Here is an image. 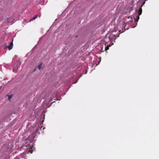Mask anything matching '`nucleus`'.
I'll return each mask as SVG.
<instances>
[{"mask_svg":"<svg viewBox=\"0 0 159 159\" xmlns=\"http://www.w3.org/2000/svg\"><path fill=\"white\" fill-rule=\"evenodd\" d=\"M143 5H142L140 7L139 10L138 11V15H137V18L135 20V21H138L139 19V16L141 15L142 13V7L143 6Z\"/></svg>","mask_w":159,"mask_h":159,"instance_id":"nucleus-1","label":"nucleus"},{"mask_svg":"<svg viewBox=\"0 0 159 159\" xmlns=\"http://www.w3.org/2000/svg\"><path fill=\"white\" fill-rule=\"evenodd\" d=\"M109 39L111 41H112L114 40L116 38V36L115 35L111 34L109 36Z\"/></svg>","mask_w":159,"mask_h":159,"instance_id":"nucleus-2","label":"nucleus"},{"mask_svg":"<svg viewBox=\"0 0 159 159\" xmlns=\"http://www.w3.org/2000/svg\"><path fill=\"white\" fill-rule=\"evenodd\" d=\"M13 46V43L12 41L10 43V45L8 46H7V48L9 50H11Z\"/></svg>","mask_w":159,"mask_h":159,"instance_id":"nucleus-3","label":"nucleus"},{"mask_svg":"<svg viewBox=\"0 0 159 159\" xmlns=\"http://www.w3.org/2000/svg\"><path fill=\"white\" fill-rule=\"evenodd\" d=\"M38 17V15H35L34 16V17H33L30 20V21H32L35 19L36 18H37Z\"/></svg>","mask_w":159,"mask_h":159,"instance_id":"nucleus-4","label":"nucleus"},{"mask_svg":"<svg viewBox=\"0 0 159 159\" xmlns=\"http://www.w3.org/2000/svg\"><path fill=\"white\" fill-rule=\"evenodd\" d=\"M42 64L41 63L39 66H38V69L39 70H42L43 69V67L42 66Z\"/></svg>","mask_w":159,"mask_h":159,"instance_id":"nucleus-5","label":"nucleus"},{"mask_svg":"<svg viewBox=\"0 0 159 159\" xmlns=\"http://www.w3.org/2000/svg\"><path fill=\"white\" fill-rule=\"evenodd\" d=\"M7 96L8 97V100H9V101H10V99L12 97V95H7Z\"/></svg>","mask_w":159,"mask_h":159,"instance_id":"nucleus-6","label":"nucleus"},{"mask_svg":"<svg viewBox=\"0 0 159 159\" xmlns=\"http://www.w3.org/2000/svg\"><path fill=\"white\" fill-rule=\"evenodd\" d=\"M30 148L29 149L28 152H29L31 153L33 152L32 149V148H31V146L30 147Z\"/></svg>","mask_w":159,"mask_h":159,"instance_id":"nucleus-7","label":"nucleus"},{"mask_svg":"<svg viewBox=\"0 0 159 159\" xmlns=\"http://www.w3.org/2000/svg\"><path fill=\"white\" fill-rule=\"evenodd\" d=\"M110 46L108 45V46L105 47V50L106 51H107V50L109 49V47H110Z\"/></svg>","mask_w":159,"mask_h":159,"instance_id":"nucleus-8","label":"nucleus"},{"mask_svg":"<svg viewBox=\"0 0 159 159\" xmlns=\"http://www.w3.org/2000/svg\"><path fill=\"white\" fill-rule=\"evenodd\" d=\"M20 157L19 156L16 157L14 159H19Z\"/></svg>","mask_w":159,"mask_h":159,"instance_id":"nucleus-9","label":"nucleus"},{"mask_svg":"<svg viewBox=\"0 0 159 159\" xmlns=\"http://www.w3.org/2000/svg\"><path fill=\"white\" fill-rule=\"evenodd\" d=\"M17 64H18V66H20V62H17Z\"/></svg>","mask_w":159,"mask_h":159,"instance_id":"nucleus-10","label":"nucleus"},{"mask_svg":"<svg viewBox=\"0 0 159 159\" xmlns=\"http://www.w3.org/2000/svg\"><path fill=\"white\" fill-rule=\"evenodd\" d=\"M147 0H145V1H144V2H143V3L142 5H143L144 4V3H145V1H147Z\"/></svg>","mask_w":159,"mask_h":159,"instance_id":"nucleus-11","label":"nucleus"},{"mask_svg":"<svg viewBox=\"0 0 159 159\" xmlns=\"http://www.w3.org/2000/svg\"><path fill=\"white\" fill-rule=\"evenodd\" d=\"M14 70H15V69H14L13 70V71H14Z\"/></svg>","mask_w":159,"mask_h":159,"instance_id":"nucleus-12","label":"nucleus"}]
</instances>
